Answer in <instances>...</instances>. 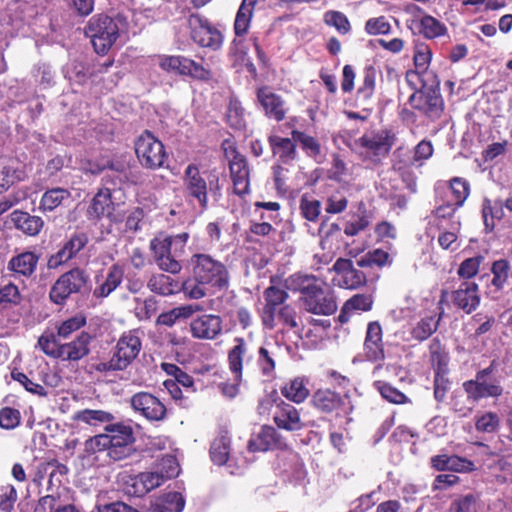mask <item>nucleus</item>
Returning <instances> with one entry per match:
<instances>
[{
  "label": "nucleus",
  "instance_id": "nucleus-42",
  "mask_svg": "<svg viewBox=\"0 0 512 512\" xmlns=\"http://www.w3.org/2000/svg\"><path fill=\"white\" fill-rule=\"evenodd\" d=\"M511 270L510 262L506 259H499L492 263L491 273L493 275L491 285L500 291L504 288L508 281Z\"/></svg>",
  "mask_w": 512,
  "mask_h": 512
},
{
  "label": "nucleus",
  "instance_id": "nucleus-23",
  "mask_svg": "<svg viewBox=\"0 0 512 512\" xmlns=\"http://www.w3.org/2000/svg\"><path fill=\"white\" fill-rule=\"evenodd\" d=\"M229 167L234 193L239 196L248 194L250 192L249 168L245 157L236 153Z\"/></svg>",
  "mask_w": 512,
  "mask_h": 512
},
{
  "label": "nucleus",
  "instance_id": "nucleus-47",
  "mask_svg": "<svg viewBox=\"0 0 512 512\" xmlns=\"http://www.w3.org/2000/svg\"><path fill=\"white\" fill-rule=\"evenodd\" d=\"M227 122L229 125L236 130H242L246 126L245 111L241 103L237 100H231L227 113Z\"/></svg>",
  "mask_w": 512,
  "mask_h": 512
},
{
  "label": "nucleus",
  "instance_id": "nucleus-60",
  "mask_svg": "<svg viewBox=\"0 0 512 512\" xmlns=\"http://www.w3.org/2000/svg\"><path fill=\"white\" fill-rule=\"evenodd\" d=\"M370 224V217L366 211L357 215V218L348 222L345 226L344 233L347 236H355L364 231Z\"/></svg>",
  "mask_w": 512,
  "mask_h": 512
},
{
  "label": "nucleus",
  "instance_id": "nucleus-19",
  "mask_svg": "<svg viewBox=\"0 0 512 512\" xmlns=\"http://www.w3.org/2000/svg\"><path fill=\"white\" fill-rule=\"evenodd\" d=\"M257 103L266 117L277 122L282 121L287 113L286 102L269 87H261L256 92Z\"/></svg>",
  "mask_w": 512,
  "mask_h": 512
},
{
  "label": "nucleus",
  "instance_id": "nucleus-44",
  "mask_svg": "<svg viewBox=\"0 0 512 512\" xmlns=\"http://www.w3.org/2000/svg\"><path fill=\"white\" fill-rule=\"evenodd\" d=\"M447 29L436 18L425 15L419 21V32L428 39H433L442 36L446 33Z\"/></svg>",
  "mask_w": 512,
  "mask_h": 512
},
{
  "label": "nucleus",
  "instance_id": "nucleus-14",
  "mask_svg": "<svg viewBox=\"0 0 512 512\" xmlns=\"http://www.w3.org/2000/svg\"><path fill=\"white\" fill-rule=\"evenodd\" d=\"M412 108L424 113L431 119L441 116L444 108L443 99L437 89L425 88L415 91L409 97Z\"/></svg>",
  "mask_w": 512,
  "mask_h": 512
},
{
  "label": "nucleus",
  "instance_id": "nucleus-37",
  "mask_svg": "<svg viewBox=\"0 0 512 512\" xmlns=\"http://www.w3.org/2000/svg\"><path fill=\"white\" fill-rule=\"evenodd\" d=\"M442 317L443 312H440L437 317L428 316L421 318L411 329L412 338L420 342L428 339L437 331Z\"/></svg>",
  "mask_w": 512,
  "mask_h": 512
},
{
  "label": "nucleus",
  "instance_id": "nucleus-32",
  "mask_svg": "<svg viewBox=\"0 0 512 512\" xmlns=\"http://www.w3.org/2000/svg\"><path fill=\"white\" fill-rule=\"evenodd\" d=\"M191 37L198 45L213 50L219 49L223 42L221 32L209 25H200L194 28L191 32Z\"/></svg>",
  "mask_w": 512,
  "mask_h": 512
},
{
  "label": "nucleus",
  "instance_id": "nucleus-64",
  "mask_svg": "<svg viewBox=\"0 0 512 512\" xmlns=\"http://www.w3.org/2000/svg\"><path fill=\"white\" fill-rule=\"evenodd\" d=\"M85 452L88 454H94L97 452H101L104 450H107L109 453V439L108 435L106 434H99L94 437L89 438L85 441Z\"/></svg>",
  "mask_w": 512,
  "mask_h": 512
},
{
  "label": "nucleus",
  "instance_id": "nucleus-4",
  "mask_svg": "<svg viewBox=\"0 0 512 512\" xmlns=\"http://www.w3.org/2000/svg\"><path fill=\"white\" fill-rule=\"evenodd\" d=\"M188 238L189 234L183 232L173 236L159 235L150 241V249L161 270L171 274L181 271L182 266L178 258L184 254Z\"/></svg>",
  "mask_w": 512,
  "mask_h": 512
},
{
  "label": "nucleus",
  "instance_id": "nucleus-17",
  "mask_svg": "<svg viewBox=\"0 0 512 512\" xmlns=\"http://www.w3.org/2000/svg\"><path fill=\"white\" fill-rule=\"evenodd\" d=\"M132 408L149 421H162L166 417L165 405L148 392H138L131 397Z\"/></svg>",
  "mask_w": 512,
  "mask_h": 512
},
{
  "label": "nucleus",
  "instance_id": "nucleus-57",
  "mask_svg": "<svg viewBox=\"0 0 512 512\" xmlns=\"http://www.w3.org/2000/svg\"><path fill=\"white\" fill-rule=\"evenodd\" d=\"M429 355L432 364L441 369L442 366L446 365L447 355L444 347L439 338H433L429 343Z\"/></svg>",
  "mask_w": 512,
  "mask_h": 512
},
{
  "label": "nucleus",
  "instance_id": "nucleus-18",
  "mask_svg": "<svg viewBox=\"0 0 512 512\" xmlns=\"http://www.w3.org/2000/svg\"><path fill=\"white\" fill-rule=\"evenodd\" d=\"M89 237L85 232H74L64 242L63 246L57 253L52 255L48 260L49 268H57L75 258L78 253L88 244Z\"/></svg>",
  "mask_w": 512,
  "mask_h": 512
},
{
  "label": "nucleus",
  "instance_id": "nucleus-26",
  "mask_svg": "<svg viewBox=\"0 0 512 512\" xmlns=\"http://www.w3.org/2000/svg\"><path fill=\"white\" fill-rule=\"evenodd\" d=\"M332 269L342 276L341 287L346 289H357L367 281L364 272L357 270L350 259L338 258Z\"/></svg>",
  "mask_w": 512,
  "mask_h": 512
},
{
  "label": "nucleus",
  "instance_id": "nucleus-63",
  "mask_svg": "<svg viewBox=\"0 0 512 512\" xmlns=\"http://www.w3.org/2000/svg\"><path fill=\"white\" fill-rule=\"evenodd\" d=\"M86 324L83 316H74L61 323L58 327V335L63 338L69 337L73 332L79 330Z\"/></svg>",
  "mask_w": 512,
  "mask_h": 512
},
{
  "label": "nucleus",
  "instance_id": "nucleus-50",
  "mask_svg": "<svg viewBox=\"0 0 512 512\" xmlns=\"http://www.w3.org/2000/svg\"><path fill=\"white\" fill-rule=\"evenodd\" d=\"M388 259L389 254L387 252L381 249H375L373 251L366 253L364 256L358 259L356 261V264L358 267L361 268L373 266L382 267L387 263Z\"/></svg>",
  "mask_w": 512,
  "mask_h": 512
},
{
  "label": "nucleus",
  "instance_id": "nucleus-55",
  "mask_svg": "<svg viewBox=\"0 0 512 512\" xmlns=\"http://www.w3.org/2000/svg\"><path fill=\"white\" fill-rule=\"evenodd\" d=\"M484 261V256L477 255L465 259L458 268V275L462 278L470 279L477 275L481 263Z\"/></svg>",
  "mask_w": 512,
  "mask_h": 512
},
{
  "label": "nucleus",
  "instance_id": "nucleus-16",
  "mask_svg": "<svg viewBox=\"0 0 512 512\" xmlns=\"http://www.w3.org/2000/svg\"><path fill=\"white\" fill-rule=\"evenodd\" d=\"M115 204L112 201V191L109 187H103L98 190L91 200L87 209L89 219L99 220L103 217L110 219L112 222L122 221V216L114 213Z\"/></svg>",
  "mask_w": 512,
  "mask_h": 512
},
{
  "label": "nucleus",
  "instance_id": "nucleus-36",
  "mask_svg": "<svg viewBox=\"0 0 512 512\" xmlns=\"http://www.w3.org/2000/svg\"><path fill=\"white\" fill-rule=\"evenodd\" d=\"M185 500L179 492H169L151 504L150 512H182Z\"/></svg>",
  "mask_w": 512,
  "mask_h": 512
},
{
  "label": "nucleus",
  "instance_id": "nucleus-46",
  "mask_svg": "<svg viewBox=\"0 0 512 512\" xmlns=\"http://www.w3.org/2000/svg\"><path fill=\"white\" fill-rule=\"evenodd\" d=\"M256 363L263 376L268 378H272L274 376L276 367L275 354L266 346L259 347Z\"/></svg>",
  "mask_w": 512,
  "mask_h": 512
},
{
  "label": "nucleus",
  "instance_id": "nucleus-52",
  "mask_svg": "<svg viewBox=\"0 0 512 512\" xmlns=\"http://www.w3.org/2000/svg\"><path fill=\"white\" fill-rule=\"evenodd\" d=\"M500 424L499 417L494 412H485L476 417L475 428L478 432L494 433Z\"/></svg>",
  "mask_w": 512,
  "mask_h": 512
},
{
  "label": "nucleus",
  "instance_id": "nucleus-30",
  "mask_svg": "<svg viewBox=\"0 0 512 512\" xmlns=\"http://www.w3.org/2000/svg\"><path fill=\"white\" fill-rule=\"evenodd\" d=\"M147 287L151 292L161 296H170L180 291L184 292V282L180 283L162 273L153 274L147 282Z\"/></svg>",
  "mask_w": 512,
  "mask_h": 512
},
{
  "label": "nucleus",
  "instance_id": "nucleus-61",
  "mask_svg": "<svg viewBox=\"0 0 512 512\" xmlns=\"http://www.w3.org/2000/svg\"><path fill=\"white\" fill-rule=\"evenodd\" d=\"M16 500L17 492L12 485L0 487V512H11Z\"/></svg>",
  "mask_w": 512,
  "mask_h": 512
},
{
  "label": "nucleus",
  "instance_id": "nucleus-49",
  "mask_svg": "<svg viewBox=\"0 0 512 512\" xmlns=\"http://www.w3.org/2000/svg\"><path fill=\"white\" fill-rule=\"evenodd\" d=\"M375 387L381 396L390 403L403 404L408 402L407 396L387 382H375Z\"/></svg>",
  "mask_w": 512,
  "mask_h": 512
},
{
  "label": "nucleus",
  "instance_id": "nucleus-21",
  "mask_svg": "<svg viewBox=\"0 0 512 512\" xmlns=\"http://www.w3.org/2000/svg\"><path fill=\"white\" fill-rule=\"evenodd\" d=\"M286 447L281 434L272 426L264 425L260 431L251 438L248 448L252 452H266L268 450L282 449Z\"/></svg>",
  "mask_w": 512,
  "mask_h": 512
},
{
  "label": "nucleus",
  "instance_id": "nucleus-24",
  "mask_svg": "<svg viewBox=\"0 0 512 512\" xmlns=\"http://www.w3.org/2000/svg\"><path fill=\"white\" fill-rule=\"evenodd\" d=\"M192 336L197 339H215L222 331V320L217 315L206 314L190 324Z\"/></svg>",
  "mask_w": 512,
  "mask_h": 512
},
{
  "label": "nucleus",
  "instance_id": "nucleus-5",
  "mask_svg": "<svg viewBox=\"0 0 512 512\" xmlns=\"http://www.w3.org/2000/svg\"><path fill=\"white\" fill-rule=\"evenodd\" d=\"M119 22L105 14H97L89 19L84 32L97 54H106L116 43L120 36Z\"/></svg>",
  "mask_w": 512,
  "mask_h": 512
},
{
  "label": "nucleus",
  "instance_id": "nucleus-56",
  "mask_svg": "<svg viewBox=\"0 0 512 512\" xmlns=\"http://www.w3.org/2000/svg\"><path fill=\"white\" fill-rule=\"evenodd\" d=\"M375 90V71L372 68L366 69L361 86L357 90L359 99L367 101L371 99Z\"/></svg>",
  "mask_w": 512,
  "mask_h": 512
},
{
  "label": "nucleus",
  "instance_id": "nucleus-34",
  "mask_svg": "<svg viewBox=\"0 0 512 512\" xmlns=\"http://www.w3.org/2000/svg\"><path fill=\"white\" fill-rule=\"evenodd\" d=\"M124 276L123 268L118 264H113L107 272L105 280L93 291L96 298L108 297L122 283Z\"/></svg>",
  "mask_w": 512,
  "mask_h": 512
},
{
  "label": "nucleus",
  "instance_id": "nucleus-62",
  "mask_svg": "<svg viewBox=\"0 0 512 512\" xmlns=\"http://www.w3.org/2000/svg\"><path fill=\"white\" fill-rule=\"evenodd\" d=\"M390 29V23L384 16L370 18L365 24V30L370 35L388 34Z\"/></svg>",
  "mask_w": 512,
  "mask_h": 512
},
{
  "label": "nucleus",
  "instance_id": "nucleus-9",
  "mask_svg": "<svg viewBox=\"0 0 512 512\" xmlns=\"http://www.w3.org/2000/svg\"><path fill=\"white\" fill-rule=\"evenodd\" d=\"M89 275L81 268H73L62 274L50 289V300L62 305L71 294L80 293L87 288Z\"/></svg>",
  "mask_w": 512,
  "mask_h": 512
},
{
  "label": "nucleus",
  "instance_id": "nucleus-15",
  "mask_svg": "<svg viewBox=\"0 0 512 512\" xmlns=\"http://www.w3.org/2000/svg\"><path fill=\"white\" fill-rule=\"evenodd\" d=\"M312 403L315 408L324 413L341 410L345 415H349L354 408L348 391L341 396L329 389L318 390L313 394Z\"/></svg>",
  "mask_w": 512,
  "mask_h": 512
},
{
  "label": "nucleus",
  "instance_id": "nucleus-43",
  "mask_svg": "<svg viewBox=\"0 0 512 512\" xmlns=\"http://www.w3.org/2000/svg\"><path fill=\"white\" fill-rule=\"evenodd\" d=\"M448 193L446 200H450L456 207H461L469 195V183L462 178H453Z\"/></svg>",
  "mask_w": 512,
  "mask_h": 512
},
{
  "label": "nucleus",
  "instance_id": "nucleus-28",
  "mask_svg": "<svg viewBox=\"0 0 512 512\" xmlns=\"http://www.w3.org/2000/svg\"><path fill=\"white\" fill-rule=\"evenodd\" d=\"M10 217L15 228L28 236L38 235L44 226V221L41 217L31 215L28 212L15 210L11 213Z\"/></svg>",
  "mask_w": 512,
  "mask_h": 512
},
{
  "label": "nucleus",
  "instance_id": "nucleus-29",
  "mask_svg": "<svg viewBox=\"0 0 512 512\" xmlns=\"http://www.w3.org/2000/svg\"><path fill=\"white\" fill-rule=\"evenodd\" d=\"M268 143L274 156H277L282 163H289L296 159V141L292 138H285L278 135H270Z\"/></svg>",
  "mask_w": 512,
  "mask_h": 512
},
{
  "label": "nucleus",
  "instance_id": "nucleus-33",
  "mask_svg": "<svg viewBox=\"0 0 512 512\" xmlns=\"http://www.w3.org/2000/svg\"><path fill=\"white\" fill-rule=\"evenodd\" d=\"M257 1L242 0L233 25L235 36L244 37L248 33Z\"/></svg>",
  "mask_w": 512,
  "mask_h": 512
},
{
  "label": "nucleus",
  "instance_id": "nucleus-38",
  "mask_svg": "<svg viewBox=\"0 0 512 512\" xmlns=\"http://www.w3.org/2000/svg\"><path fill=\"white\" fill-rule=\"evenodd\" d=\"M71 193L65 188H52L47 190L40 200L39 209L43 212H51L59 207L64 200L70 198Z\"/></svg>",
  "mask_w": 512,
  "mask_h": 512
},
{
  "label": "nucleus",
  "instance_id": "nucleus-13",
  "mask_svg": "<svg viewBox=\"0 0 512 512\" xmlns=\"http://www.w3.org/2000/svg\"><path fill=\"white\" fill-rule=\"evenodd\" d=\"M234 341L235 345L228 352V365L236 383L220 385L222 393L229 398H234L239 392L238 384L242 381L243 361L248 353V347L243 338H235Z\"/></svg>",
  "mask_w": 512,
  "mask_h": 512
},
{
  "label": "nucleus",
  "instance_id": "nucleus-2",
  "mask_svg": "<svg viewBox=\"0 0 512 512\" xmlns=\"http://www.w3.org/2000/svg\"><path fill=\"white\" fill-rule=\"evenodd\" d=\"M284 288L301 294L300 301L308 313L329 316L337 310L333 293L315 275L294 273L285 279Z\"/></svg>",
  "mask_w": 512,
  "mask_h": 512
},
{
  "label": "nucleus",
  "instance_id": "nucleus-7",
  "mask_svg": "<svg viewBox=\"0 0 512 512\" xmlns=\"http://www.w3.org/2000/svg\"><path fill=\"white\" fill-rule=\"evenodd\" d=\"M162 469L165 471H146L131 479L127 491L130 495L137 497L144 496L155 488L160 487L166 480L176 477L179 473V465L176 459L168 456L161 461Z\"/></svg>",
  "mask_w": 512,
  "mask_h": 512
},
{
  "label": "nucleus",
  "instance_id": "nucleus-1",
  "mask_svg": "<svg viewBox=\"0 0 512 512\" xmlns=\"http://www.w3.org/2000/svg\"><path fill=\"white\" fill-rule=\"evenodd\" d=\"M192 277L184 281V293L191 299H201L210 290L223 291L229 287L227 267L209 254L197 253L190 259Z\"/></svg>",
  "mask_w": 512,
  "mask_h": 512
},
{
  "label": "nucleus",
  "instance_id": "nucleus-3",
  "mask_svg": "<svg viewBox=\"0 0 512 512\" xmlns=\"http://www.w3.org/2000/svg\"><path fill=\"white\" fill-rule=\"evenodd\" d=\"M183 186L186 196L196 200L202 210L208 208V196L215 199L221 196V186L217 173L200 170L198 165L189 164L183 174Z\"/></svg>",
  "mask_w": 512,
  "mask_h": 512
},
{
  "label": "nucleus",
  "instance_id": "nucleus-8",
  "mask_svg": "<svg viewBox=\"0 0 512 512\" xmlns=\"http://www.w3.org/2000/svg\"><path fill=\"white\" fill-rule=\"evenodd\" d=\"M395 135L388 130L365 133L355 141V149L363 160L377 163L394 145Z\"/></svg>",
  "mask_w": 512,
  "mask_h": 512
},
{
  "label": "nucleus",
  "instance_id": "nucleus-31",
  "mask_svg": "<svg viewBox=\"0 0 512 512\" xmlns=\"http://www.w3.org/2000/svg\"><path fill=\"white\" fill-rule=\"evenodd\" d=\"M38 261L39 257L34 252L26 251L12 257L7 267L16 275L29 277L35 272Z\"/></svg>",
  "mask_w": 512,
  "mask_h": 512
},
{
  "label": "nucleus",
  "instance_id": "nucleus-10",
  "mask_svg": "<svg viewBox=\"0 0 512 512\" xmlns=\"http://www.w3.org/2000/svg\"><path fill=\"white\" fill-rule=\"evenodd\" d=\"M496 362L492 361L490 365L475 375V379L468 380L463 383V388L469 399L478 401L482 398L499 397L503 393L500 381L491 378V374L495 371Z\"/></svg>",
  "mask_w": 512,
  "mask_h": 512
},
{
  "label": "nucleus",
  "instance_id": "nucleus-54",
  "mask_svg": "<svg viewBox=\"0 0 512 512\" xmlns=\"http://www.w3.org/2000/svg\"><path fill=\"white\" fill-rule=\"evenodd\" d=\"M450 512H477V497L473 494L459 496L451 503Z\"/></svg>",
  "mask_w": 512,
  "mask_h": 512
},
{
  "label": "nucleus",
  "instance_id": "nucleus-53",
  "mask_svg": "<svg viewBox=\"0 0 512 512\" xmlns=\"http://www.w3.org/2000/svg\"><path fill=\"white\" fill-rule=\"evenodd\" d=\"M40 349L48 356L60 358L62 344H59L53 333L43 334L38 339Z\"/></svg>",
  "mask_w": 512,
  "mask_h": 512
},
{
  "label": "nucleus",
  "instance_id": "nucleus-12",
  "mask_svg": "<svg viewBox=\"0 0 512 512\" xmlns=\"http://www.w3.org/2000/svg\"><path fill=\"white\" fill-rule=\"evenodd\" d=\"M109 439V457L113 460H122L133 452L135 441L133 429L124 423H112L105 427Z\"/></svg>",
  "mask_w": 512,
  "mask_h": 512
},
{
  "label": "nucleus",
  "instance_id": "nucleus-51",
  "mask_svg": "<svg viewBox=\"0 0 512 512\" xmlns=\"http://www.w3.org/2000/svg\"><path fill=\"white\" fill-rule=\"evenodd\" d=\"M372 306V295L356 294L344 303V312L370 311Z\"/></svg>",
  "mask_w": 512,
  "mask_h": 512
},
{
  "label": "nucleus",
  "instance_id": "nucleus-48",
  "mask_svg": "<svg viewBox=\"0 0 512 512\" xmlns=\"http://www.w3.org/2000/svg\"><path fill=\"white\" fill-rule=\"evenodd\" d=\"M291 135L293 136V140L301 145L302 149L309 157L316 158L320 154L321 147L316 138L298 130H293Z\"/></svg>",
  "mask_w": 512,
  "mask_h": 512
},
{
  "label": "nucleus",
  "instance_id": "nucleus-58",
  "mask_svg": "<svg viewBox=\"0 0 512 512\" xmlns=\"http://www.w3.org/2000/svg\"><path fill=\"white\" fill-rule=\"evenodd\" d=\"M22 172L10 167L4 166L0 169V192L8 190L13 184L20 181Z\"/></svg>",
  "mask_w": 512,
  "mask_h": 512
},
{
  "label": "nucleus",
  "instance_id": "nucleus-6",
  "mask_svg": "<svg viewBox=\"0 0 512 512\" xmlns=\"http://www.w3.org/2000/svg\"><path fill=\"white\" fill-rule=\"evenodd\" d=\"M142 344L138 330H130L121 335L114 348L112 357L108 361H101L95 365L98 372L122 371L126 369L138 356Z\"/></svg>",
  "mask_w": 512,
  "mask_h": 512
},
{
  "label": "nucleus",
  "instance_id": "nucleus-25",
  "mask_svg": "<svg viewBox=\"0 0 512 512\" xmlns=\"http://www.w3.org/2000/svg\"><path fill=\"white\" fill-rule=\"evenodd\" d=\"M273 420L278 428L286 431H298L304 427L298 409L282 400L276 405Z\"/></svg>",
  "mask_w": 512,
  "mask_h": 512
},
{
  "label": "nucleus",
  "instance_id": "nucleus-11",
  "mask_svg": "<svg viewBox=\"0 0 512 512\" xmlns=\"http://www.w3.org/2000/svg\"><path fill=\"white\" fill-rule=\"evenodd\" d=\"M135 153L140 164L148 169L162 167L167 156L163 143L148 130L135 141Z\"/></svg>",
  "mask_w": 512,
  "mask_h": 512
},
{
  "label": "nucleus",
  "instance_id": "nucleus-27",
  "mask_svg": "<svg viewBox=\"0 0 512 512\" xmlns=\"http://www.w3.org/2000/svg\"><path fill=\"white\" fill-rule=\"evenodd\" d=\"M91 335L87 332H81L77 338L69 343L62 344L60 350V359L66 361H78L86 357L89 352Z\"/></svg>",
  "mask_w": 512,
  "mask_h": 512
},
{
  "label": "nucleus",
  "instance_id": "nucleus-22",
  "mask_svg": "<svg viewBox=\"0 0 512 512\" xmlns=\"http://www.w3.org/2000/svg\"><path fill=\"white\" fill-rule=\"evenodd\" d=\"M382 327L378 321L369 322L364 340L366 359L372 362L383 361L385 358L382 341Z\"/></svg>",
  "mask_w": 512,
  "mask_h": 512
},
{
  "label": "nucleus",
  "instance_id": "nucleus-41",
  "mask_svg": "<svg viewBox=\"0 0 512 512\" xmlns=\"http://www.w3.org/2000/svg\"><path fill=\"white\" fill-rule=\"evenodd\" d=\"M504 216V207L501 205V199L496 200L494 203L488 198L483 200L482 217L486 229L492 230L494 228V219H502Z\"/></svg>",
  "mask_w": 512,
  "mask_h": 512
},
{
  "label": "nucleus",
  "instance_id": "nucleus-39",
  "mask_svg": "<svg viewBox=\"0 0 512 512\" xmlns=\"http://www.w3.org/2000/svg\"><path fill=\"white\" fill-rule=\"evenodd\" d=\"M230 452V437L227 432L221 434L214 439L210 447V456L212 461L217 465H223L227 462Z\"/></svg>",
  "mask_w": 512,
  "mask_h": 512
},
{
  "label": "nucleus",
  "instance_id": "nucleus-45",
  "mask_svg": "<svg viewBox=\"0 0 512 512\" xmlns=\"http://www.w3.org/2000/svg\"><path fill=\"white\" fill-rule=\"evenodd\" d=\"M114 418V415L110 412L91 409L81 410L75 415L76 420L89 425H97L100 423L111 424L110 422H112Z\"/></svg>",
  "mask_w": 512,
  "mask_h": 512
},
{
  "label": "nucleus",
  "instance_id": "nucleus-59",
  "mask_svg": "<svg viewBox=\"0 0 512 512\" xmlns=\"http://www.w3.org/2000/svg\"><path fill=\"white\" fill-rule=\"evenodd\" d=\"M21 415L17 409L5 407L0 410V427L10 430L20 424Z\"/></svg>",
  "mask_w": 512,
  "mask_h": 512
},
{
  "label": "nucleus",
  "instance_id": "nucleus-35",
  "mask_svg": "<svg viewBox=\"0 0 512 512\" xmlns=\"http://www.w3.org/2000/svg\"><path fill=\"white\" fill-rule=\"evenodd\" d=\"M138 172L132 170L124 164H111L108 173L104 177L106 184L111 183L114 186L121 184H136L138 182Z\"/></svg>",
  "mask_w": 512,
  "mask_h": 512
},
{
  "label": "nucleus",
  "instance_id": "nucleus-40",
  "mask_svg": "<svg viewBox=\"0 0 512 512\" xmlns=\"http://www.w3.org/2000/svg\"><path fill=\"white\" fill-rule=\"evenodd\" d=\"M282 395L294 403H302L309 396V390L300 378H295L281 388Z\"/></svg>",
  "mask_w": 512,
  "mask_h": 512
},
{
  "label": "nucleus",
  "instance_id": "nucleus-20",
  "mask_svg": "<svg viewBox=\"0 0 512 512\" xmlns=\"http://www.w3.org/2000/svg\"><path fill=\"white\" fill-rule=\"evenodd\" d=\"M453 305L466 314H471L480 305L479 286L473 281H464L450 294Z\"/></svg>",
  "mask_w": 512,
  "mask_h": 512
}]
</instances>
